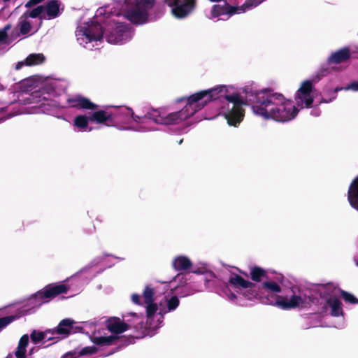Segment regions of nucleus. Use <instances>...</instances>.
<instances>
[{"instance_id": "f257e3e1", "label": "nucleus", "mask_w": 358, "mask_h": 358, "mask_svg": "<svg viewBox=\"0 0 358 358\" xmlns=\"http://www.w3.org/2000/svg\"><path fill=\"white\" fill-rule=\"evenodd\" d=\"M244 92L246 101L251 105L254 113L265 120L284 122L294 119L299 112L292 101L287 100L282 94L273 93L270 89L261 91L245 89Z\"/></svg>"}, {"instance_id": "f03ea898", "label": "nucleus", "mask_w": 358, "mask_h": 358, "mask_svg": "<svg viewBox=\"0 0 358 358\" xmlns=\"http://www.w3.org/2000/svg\"><path fill=\"white\" fill-rule=\"evenodd\" d=\"M229 86L218 85L208 90H201L190 95L191 100L201 110L212 101L225 99L233 104L232 108L224 114L225 118L229 125L236 127L244 117L245 110L243 106L246 105L248 101H244L238 93L229 94Z\"/></svg>"}, {"instance_id": "7ed1b4c3", "label": "nucleus", "mask_w": 358, "mask_h": 358, "mask_svg": "<svg viewBox=\"0 0 358 358\" xmlns=\"http://www.w3.org/2000/svg\"><path fill=\"white\" fill-rule=\"evenodd\" d=\"M257 288V286L254 283L253 286L245 288L246 290L241 292V294L248 300L259 299L262 303L275 306L282 310H291L296 308H308L314 303L313 296H304L303 297L294 294L289 298L273 294H271V296H263L264 292Z\"/></svg>"}, {"instance_id": "20e7f679", "label": "nucleus", "mask_w": 358, "mask_h": 358, "mask_svg": "<svg viewBox=\"0 0 358 358\" xmlns=\"http://www.w3.org/2000/svg\"><path fill=\"white\" fill-rule=\"evenodd\" d=\"M185 100L186 101V104L180 110L165 114L164 112L160 111L158 109H151L147 112L145 117L157 124L165 125L180 124L199 111V107L194 105V103L191 100L190 96L178 99V101L180 102Z\"/></svg>"}, {"instance_id": "39448f33", "label": "nucleus", "mask_w": 358, "mask_h": 358, "mask_svg": "<svg viewBox=\"0 0 358 358\" xmlns=\"http://www.w3.org/2000/svg\"><path fill=\"white\" fill-rule=\"evenodd\" d=\"M126 32L127 27L123 24H119L115 27L108 29L105 32L100 24H95L85 28L83 34L89 42L101 41L105 36L108 43L117 44L124 40Z\"/></svg>"}, {"instance_id": "423d86ee", "label": "nucleus", "mask_w": 358, "mask_h": 358, "mask_svg": "<svg viewBox=\"0 0 358 358\" xmlns=\"http://www.w3.org/2000/svg\"><path fill=\"white\" fill-rule=\"evenodd\" d=\"M124 12L125 17L133 24H142L148 17V10L151 9L155 0H127Z\"/></svg>"}, {"instance_id": "0eeeda50", "label": "nucleus", "mask_w": 358, "mask_h": 358, "mask_svg": "<svg viewBox=\"0 0 358 358\" xmlns=\"http://www.w3.org/2000/svg\"><path fill=\"white\" fill-rule=\"evenodd\" d=\"M90 122L103 124L107 127H115L117 124L113 113L99 110L91 113L89 116L85 115L76 116L73 120V126L80 130L85 131L88 128Z\"/></svg>"}, {"instance_id": "6e6552de", "label": "nucleus", "mask_w": 358, "mask_h": 358, "mask_svg": "<svg viewBox=\"0 0 358 358\" xmlns=\"http://www.w3.org/2000/svg\"><path fill=\"white\" fill-rule=\"evenodd\" d=\"M172 8L173 14L178 18H182L192 13L196 7V0H164Z\"/></svg>"}, {"instance_id": "1a4fd4ad", "label": "nucleus", "mask_w": 358, "mask_h": 358, "mask_svg": "<svg viewBox=\"0 0 358 358\" xmlns=\"http://www.w3.org/2000/svg\"><path fill=\"white\" fill-rule=\"evenodd\" d=\"M76 322L72 319H63L56 328L45 330V332L52 335H59L60 336L57 338H65L71 334L81 332L83 330L82 327L76 326Z\"/></svg>"}, {"instance_id": "9d476101", "label": "nucleus", "mask_w": 358, "mask_h": 358, "mask_svg": "<svg viewBox=\"0 0 358 358\" xmlns=\"http://www.w3.org/2000/svg\"><path fill=\"white\" fill-rule=\"evenodd\" d=\"M313 89V85L311 80H306L302 82L301 87L296 91L295 100L296 105L301 108H309L312 107L313 97L311 92Z\"/></svg>"}, {"instance_id": "9b49d317", "label": "nucleus", "mask_w": 358, "mask_h": 358, "mask_svg": "<svg viewBox=\"0 0 358 358\" xmlns=\"http://www.w3.org/2000/svg\"><path fill=\"white\" fill-rule=\"evenodd\" d=\"M134 336L129 337L119 336L117 335H111L108 336H93L92 341L99 346H110L113 345H118L120 343L122 345H128L133 343Z\"/></svg>"}, {"instance_id": "f8f14e48", "label": "nucleus", "mask_w": 358, "mask_h": 358, "mask_svg": "<svg viewBox=\"0 0 358 358\" xmlns=\"http://www.w3.org/2000/svg\"><path fill=\"white\" fill-rule=\"evenodd\" d=\"M69 289V287L65 284H50L38 291L36 296L40 299H53L61 294H66Z\"/></svg>"}, {"instance_id": "ddd939ff", "label": "nucleus", "mask_w": 358, "mask_h": 358, "mask_svg": "<svg viewBox=\"0 0 358 358\" xmlns=\"http://www.w3.org/2000/svg\"><path fill=\"white\" fill-rule=\"evenodd\" d=\"M106 329L111 332L118 336V334L124 332L125 331L131 329L132 325L126 323L117 317H111L105 322Z\"/></svg>"}, {"instance_id": "4468645a", "label": "nucleus", "mask_w": 358, "mask_h": 358, "mask_svg": "<svg viewBox=\"0 0 358 358\" xmlns=\"http://www.w3.org/2000/svg\"><path fill=\"white\" fill-rule=\"evenodd\" d=\"M67 102L71 107L77 109L95 110L99 107L98 105L92 102L88 98L82 95L69 98Z\"/></svg>"}, {"instance_id": "2eb2a0df", "label": "nucleus", "mask_w": 358, "mask_h": 358, "mask_svg": "<svg viewBox=\"0 0 358 358\" xmlns=\"http://www.w3.org/2000/svg\"><path fill=\"white\" fill-rule=\"evenodd\" d=\"M60 1L58 0H50L47 1L44 5V14L41 17L43 20H52L58 17L61 15Z\"/></svg>"}, {"instance_id": "dca6fc26", "label": "nucleus", "mask_w": 358, "mask_h": 358, "mask_svg": "<svg viewBox=\"0 0 358 358\" xmlns=\"http://www.w3.org/2000/svg\"><path fill=\"white\" fill-rule=\"evenodd\" d=\"M351 57L350 48L345 47L333 52L328 58L329 64H338L347 62Z\"/></svg>"}, {"instance_id": "f3484780", "label": "nucleus", "mask_w": 358, "mask_h": 358, "mask_svg": "<svg viewBox=\"0 0 358 358\" xmlns=\"http://www.w3.org/2000/svg\"><path fill=\"white\" fill-rule=\"evenodd\" d=\"M348 200L350 206L358 211V176L352 180L349 186Z\"/></svg>"}, {"instance_id": "a211bd4d", "label": "nucleus", "mask_w": 358, "mask_h": 358, "mask_svg": "<svg viewBox=\"0 0 358 358\" xmlns=\"http://www.w3.org/2000/svg\"><path fill=\"white\" fill-rule=\"evenodd\" d=\"M192 266V261L187 257L183 255L176 257L172 262V266L177 271L188 270Z\"/></svg>"}, {"instance_id": "6ab92c4d", "label": "nucleus", "mask_w": 358, "mask_h": 358, "mask_svg": "<svg viewBox=\"0 0 358 358\" xmlns=\"http://www.w3.org/2000/svg\"><path fill=\"white\" fill-rule=\"evenodd\" d=\"M259 289L264 292L263 296H268V294L269 296L271 294L277 295L276 294L281 292L282 290L280 286L273 281L264 282L259 286Z\"/></svg>"}, {"instance_id": "aec40b11", "label": "nucleus", "mask_w": 358, "mask_h": 358, "mask_svg": "<svg viewBox=\"0 0 358 358\" xmlns=\"http://www.w3.org/2000/svg\"><path fill=\"white\" fill-rule=\"evenodd\" d=\"M326 303L331 308V315L333 317H339L343 315L342 303L336 296H330L327 299Z\"/></svg>"}, {"instance_id": "412c9836", "label": "nucleus", "mask_w": 358, "mask_h": 358, "mask_svg": "<svg viewBox=\"0 0 358 358\" xmlns=\"http://www.w3.org/2000/svg\"><path fill=\"white\" fill-rule=\"evenodd\" d=\"M229 282L235 289H244L254 285V282L245 280L242 276L238 274L231 275L229 279Z\"/></svg>"}, {"instance_id": "4be33fe9", "label": "nucleus", "mask_w": 358, "mask_h": 358, "mask_svg": "<svg viewBox=\"0 0 358 358\" xmlns=\"http://www.w3.org/2000/svg\"><path fill=\"white\" fill-rule=\"evenodd\" d=\"M250 276L252 280L257 282H261L263 278H268L266 271L257 266L250 268Z\"/></svg>"}, {"instance_id": "5701e85b", "label": "nucleus", "mask_w": 358, "mask_h": 358, "mask_svg": "<svg viewBox=\"0 0 358 358\" xmlns=\"http://www.w3.org/2000/svg\"><path fill=\"white\" fill-rule=\"evenodd\" d=\"M27 17L22 14L19 18L18 26L20 27V31L22 35L27 34L31 29V24L29 21L27 20Z\"/></svg>"}, {"instance_id": "b1692460", "label": "nucleus", "mask_w": 358, "mask_h": 358, "mask_svg": "<svg viewBox=\"0 0 358 358\" xmlns=\"http://www.w3.org/2000/svg\"><path fill=\"white\" fill-rule=\"evenodd\" d=\"M45 61V57L43 54H31L25 59L27 66H33L42 64Z\"/></svg>"}, {"instance_id": "393cba45", "label": "nucleus", "mask_w": 358, "mask_h": 358, "mask_svg": "<svg viewBox=\"0 0 358 358\" xmlns=\"http://www.w3.org/2000/svg\"><path fill=\"white\" fill-rule=\"evenodd\" d=\"M23 14L24 15V16H27V17H38L41 20V23H42L41 17L44 14L43 5L38 6L37 7L33 8L31 10H26Z\"/></svg>"}, {"instance_id": "a878e982", "label": "nucleus", "mask_w": 358, "mask_h": 358, "mask_svg": "<svg viewBox=\"0 0 358 358\" xmlns=\"http://www.w3.org/2000/svg\"><path fill=\"white\" fill-rule=\"evenodd\" d=\"M155 290L150 286H145L143 292V297L145 303H150L154 301Z\"/></svg>"}, {"instance_id": "bb28decb", "label": "nucleus", "mask_w": 358, "mask_h": 358, "mask_svg": "<svg viewBox=\"0 0 358 358\" xmlns=\"http://www.w3.org/2000/svg\"><path fill=\"white\" fill-rule=\"evenodd\" d=\"M225 10H226V4L225 3L224 5H219L215 4L213 5L211 9V15L213 17H217L221 15H225Z\"/></svg>"}, {"instance_id": "cd10ccee", "label": "nucleus", "mask_w": 358, "mask_h": 358, "mask_svg": "<svg viewBox=\"0 0 358 358\" xmlns=\"http://www.w3.org/2000/svg\"><path fill=\"white\" fill-rule=\"evenodd\" d=\"M335 288L332 285H325L323 286V290L320 292V296L322 299H324L327 301L330 296H334L333 295V292Z\"/></svg>"}, {"instance_id": "c85d7f7f", "label": "nucleus", "mask_w": 358, "mask_h": 358, "mask_svg": "<svg viewBox=\"0 0 358 358\" xmlns=\"http://www.w3.org/2000/svg\"><path fill=\"white\" fill-rule=\"evenodd\" d=\"M48 334H46V332H43V331H36V330H34L31 335H30V338H31V340L33 343H34L35 344L38 343V342L43 341V339L45 338V336L48 335Z\"/></svg>"}, {"instance_id": "c756f323", "label": "nucleus", "mask_w": 358, "mask_h": 358, "mask_svg": "<svg viewBox=\"0 0 358 358\" xmlns=\"http://www.w3.org/2000/svg\"><path fill=\"white\" fill-rule=\"evenodd\" d=\"M341 296L345 302L352 304L358 303V299L353 294L348 292L341 290Z\"/></svg>"}, {"instance_id": "7c9ffc66", "label": "nucleus", "mask_w": 358, "mask_h": 358, "mask_svg": "<svg viewBox=\"0 0 358 358\" xmlns=\"http://www.w3.org/2000/svg\"><path fill=\"white\" fill-rule=\"evenodd\" d=\"M78 351V356H87V355H92L98 351L96 347L92 345V346H87L83 348H82Z\"/></svg>"}, {"instance_id": "2f4dec72", "label": "nucleus", "mask_w": 358, "mask_h": 358, "mask_svg": "<svg viewBox=\"0 0 358 358\" xmlns=\"http://www.w3.org/2000/svg\"><path fill=\"white\" fill-rule=\"evenodd\" d=\"M180 304V301L178 296H173L169 299H167V308L169 311L176 310Z\"/></svg>"}, {"instance_id": "473e14b6", "label": "nucleus", "mask_w": 358, "mask_h": 358, "mask_svg": "<svg viewBox=\"0 0 358 358\" xmlns=\"http://www.w3.org/2000/svg\"><path fill=\"white\" fill-rule=\"evenodd\" d=\"M19 317L18 315H8L0 317V330Z\"/></svg>"}, {"instance_id": "72a5a7b5", "label": "nucleus", "mask_w": 358, "mask_h": 358, "mask_svg": "<svg viewBox=\"0 0 358 358\" xmlns=\"http://www.w3.org/2000/svg\"><path fill=\"white\" fill-rule=\"evenodd\" d=\"M145 304L147 305V307H146L147 317L148 318H152L158 309L157 305L156 303H154L153 302H152L150 303H145Z\"/></svg>"}, {"instance_id": "f704fd0d", "label": "nucleus", "mask_w": 358, "mask_h": 358, "mask_svg": "<svg viewBox=\"0 0 358 358\" xmlns=\"http://www.w3.org/2000/svg\"><path fill=\"white\" fill-rule=\"evenodd\" d=\"M9 24L6 25L3 29H0V43H3L8 38L7 31L10 29Z\"/></svg>"}, {"instance_id": "c9c22d12", "label": "nucleus", "mask_w": 358, "mask_h": 358, "mask_svg": "<svg viewBox=\"0 0 358 358\" xmlns=\"http://www.w3.org/2000/svg\"><path fill=\"white\" fill-rule=\"evenodd\" d=\"M225 4H226L225 15H233L235 13H236L237 11L238 10V7L229 5L226 1H225Z\"/></svg>"}, {"instance_id": "e433bc0d", "label": "nucleus", "mask_w": 358, "mask_h": 358, "mask_svg": "<svg viewBox=\"0 0 358 358\" xmlns=\"http://www.w3.org/2000/svg\"><path fill=\"white\" fill-rule=\"evenodd\" d=\"M28 344L29 336L27 334H24L20 338L17 347H19V348H27Z\"/></svg>"}, {"instance_id": "4c0bfd02", "label": "nucleus", "mask_w": 358, "mask_h": 358, "mask_svg": "<svg viewBox=\"0 0 358 358\" xmlns=\"http://www.w3.org/2000/svg\"><path fill=\"white\" fill-rule=\"evenodd\" d=\"M127 110L129 113H131V116L133 118L134 121L137 123L144 122L143 121H142V120L149 119L148 117H145V115L142 117L135 115L131 108H127Z\"/></svg>"}, {"instance_id": "58836bf2", "label": "nucleus", "mask_w": 358, "mask_h": 358, "mask_svg": "<svg viewBox=\"0 0 358 358\" xmlns=\"http://www.w3.org/2000/svg\"><path fill=\"white\" fill-rule=\"evenodd\" d=\"M78 357H79V356H78V351L77 350L68 352L63 356V358H78Z\"/></svg>"}, {"instance_id": "ea45409f", "label": "nucleus", "mask_w": 358, "mask_h": 358, "mask_svg": "<svg viewBox=\"0 0 358 358\" xmlns=\"http://www.w3.org/2000/svg\"><path fill=\"white\" fill-rule=\"evenodd\" d=\"M225 294L228 299L232 301H234L237 299V296L232 292L229 287H227Z\"/></svg>"}, {"instance_id": "a19ab883", "label": "nucleus", "mask_w": 358, "mask_h": 358, "mask_svg": "<svg viewBox=\"0 0 358 358\" xmlns=\"http://www.w3.org/2000/svg\"><path fill=\"white\" fill-rule=\"evenodd\" d=\"M45 0H29L26 4H25V7L26 8H31L34 6H36L43 1H44Z\"/></svg>"}, {"instance_id": "79ce46f5", "label": "nucleus", "mask_w": 358, "mask_h": 358, "mask_svg": "<svg viewBox=\"0 0 358 358\" xmlns=\"http://www.w3.org/2000/svg\"><path fill=\"white\" fill-rule=\"evenodd\" d=\"M345 89L355 92L358 91V81L352 82Z\"/></svg>"}, {"instance_id": "37998d69", "label": "nucleus", "mask_w": 358, "mask_h": 358, "mask_svg": "<svg viewBox=\"0 0 358 358\" xmlns=\"http://www.w3.org/2000/svg\"><path fill=\"white\" fill-rule=\"evenodd\" d=\"M131 300L132 301L137 305H140V296L137 294H133L131 296Z\"/></svg>"}, {"instance_id": "c03bdc74", "label": "nucleus", "mask_w": 358, "mask_h": 358, "mask_svg": "<svg viewBox=\"0 0 358 358\" xmlns=\"http://www.w3.org/2000/svg\"><path fill=\"white\" fill-rule=\"evenodd\" d=\"M306 318H310L311 317H316L317 318H320V314L319 313H309V314H306Z\"/></svg>"}, {"instance_id": "a18cd8bd", "label": "nucleus", "mask_w": 358, "mask_h": 358, "mask_svg": "<svg viewBox=\"0 0 358 358\" xmlns=\"http://www.w3.org/2000/svg\"><path fill=\"white\" fill-rule=\"evenodd\" d=\"M179 294H180L182 295V296H185L192 294V292L191 290L184 291V292L181 291L179 292Z\"/></svg>"}, {"instance_id": "49530a36", "label": "nucleus", "mask_w": 358, "mask_h": 358, "mask_svg": "<svg viewBox=\"0 0 358 358\" xmlns=\"http://www.w3.org/2000/svg\"><path fill=\"white\" fill-rule=\"evenodd\" d=\"M328 73H329V69H322L320 70V76H326Z\"/></svg>"}, {"instance_id": "de8ad7c7", "label": "nucleus", "mask_w": 358, "mask_h": 358, "mask_svg": "<svg viewBox=\"0 0 358 358\" xmlns=\"http://www.w3.org/2000/svg\"><path fill=\"white\" fill-rule=\"evenodd\" d=\"M24 65V63L20 62H18L17 64H16V66H15V69H20L22 66Z\"/></svg>"}, {"instance_id": "09e8293b", "label": "nucleus", "mask_w": 358, "mask_h": 358, "mask_svg": "<svg viewBox=\"0 0 358 358\" xmlns=\"http://www.w3.org/2000/svg\"><path fill=\"white\" fill-rule=\"evenodd\" d=\"M239 272H240V273L243 274V275H245L246 277L248 276V273L246 272H244V271H241V270H239Z\"/></svg>"}, {"instance_id": "8fccbe9b", "label": "nucleus", "mask_w": 358, "mask_h": 358, "mask_svg": "<svg viewBox=\"0 0 358 358\" xmlns=\"http://www.w3.org/2000/svg\"><path fill=\"white\" fill-rule=\"evenodd\" d=\"M45 338H47L48 341H51L54 338L53 337H51L50 336H46Z\"/></svg>"}, {"instance_id": "3c124183", "label": "nucleus", "mask_w": 358, "mask_h": 358, "mask_svg": "<svg viewBox=\"0 0 358 358\" xmlns=\"http://www.w3.org/2000/svg\"><path fill=\"white\" fill-rule=\"evenodd\" d=\"M211 2H220L222 0H210Z\"/></svg>"}, {"instance_id": "603ef678", "label": "nucleus", "mask_w": 358, "mask_h": 358, "mask_svg": "<svg viewBox=\"0 0 358 358\" xmlns=\"http://www.w3.org/2000/svg\"><path fill=\"white\" fill-rule=\"evenodd\" d=\"M12 357V355H11V354H9V355L6 357V358H10V357Z\"/></svg>"}, {"instance_id": "864d4df0", "label": "nucleus", "mask_w": 358, "mask_h": 358, "mask_svg": "<svg viewBox=\"0 0 358 358\" xmlns=\"http://www.w3.org/2000/svg\"><path fill=\"white\" fill-rule=\"evenodd\" d=\"M182 139L180 140V141L178 142V144H181L182 143Z\"/></svg>"}, {"instance_id": "5fc2aeb1", "label": "nucleus", "mask_w": 358, "mask_h": 358, "mask_svg": "<svg viewBox=\"0 0 358 358\" xmlns=\"http://www.w3.org/2000/svg\"><path fill=\"white\" fill-rule=\"evenodd\" d=\"M131 314L132 315H134V316H135V317H138V316L136 315V313H131Z\"/></svg>"}, {"instance_id": "6e6d98bb", "label": "nucleus", "mask_w": 358, "mask_h": 358, "mask_svg": "<svg viewBox=\"0 0 358 358\" xmlns=\"http://www.w3.org/2000/svg\"><path fill=\"white\" fill-rule=\"evenodd\" d=\"M180 276V274H178L176 278H179Z\"/></svg>"}, {"instance_id": "4d7b16f0", "label": "nucleus", "mask_w": 358, "mask_h": 358, "mask_svg": "<svg viewBox=\"0 0 358 358\" xmlns=\"http://www.w3.org/2000/svg\"><path fill=\"white\" fill-rule=\"evenodd\" d=\"M92 129V127H90V128H89V131H91Z\"/></svg>"}]
</instances>
